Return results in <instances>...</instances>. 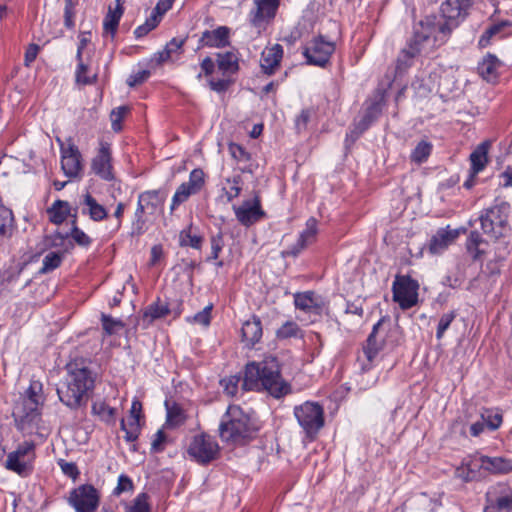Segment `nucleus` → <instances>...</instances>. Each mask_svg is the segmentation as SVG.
<instances>
[{"label":"nucleus","instance_id":"obj_1","mask_svg":"<svg viewBox=\"0 0 512 512\" xmlns=\"http://www.w3.org/2000/svg\"><path fill=\"white\" fill-rule=\"evenodd\" d=\"M473 0H445L440 7L441 16L429 15L415 27L414 35L397 60L398 69H406L412 59L420 54H429L444 45L452 31L463 20Z\"/></svg>","mask_w":512,"mask_h":512},{"label":"nucleus","instance_id":"obj_2","mask_svg":"<svg viewBox=\"0 0 512 512\" xmlns=\"http://www.w3.org/2000/svg\"><path fill=\"white\" fill-rule=\"evenodd\" d=\"M242 387L248 391H266L277 399L291 392V385L283 379L280 363L274 355H266L259 362L248 363Z\"/></svg>","mask_w":512,"mask_h":512},{"label":"nucleus","instance_id":"obj_3","mask_svg":"<svg viewBox=\"0 0 512 512\" xmlns=\"http://www.w3.org/2000/svg\"><path fill=\"white\" fill-rule=\"evenodd\" d=\"M67 375L57 389L60 401L72 410L86 406L94 389L95 374L83 360H75L66 365Z\"/></svg>","mask_w":512,"mask_h":512},{"label":"nucleus","instance_id":"obj_4","mask_svg":"<svg viewBox=\"0 0 512 512\" xmlns=\"http://www.w3.org/2000/svg\"><path fill=\"white\" fill-rule=\"evenodd\" d=\"M252 432L249 416L239 406L230 405L219 426L221 439L229 443H240L249 438Z\"/></svg>","mask_w":512,"mask_h":512},{"label":"nucleus","instance_id":"obj_5","mask_svg":"<svg viewBox=\"0 0 512 512\" xmlns=\"http://www.w3.org/2000/svg\"><path fill=\"white\" fill-rule=\"evenodd\" d=\"M167 194L164 190H147L138 195L137 207L132 223V233L141 235L145 231V215H155L162 212Z\"/></svg>","mask_w":512,"mask_h":512},{"label":"nucleus","instance_id":"obj_6","mask_svg":"<svg viewBox=\"0 0 512 512\" xmlns=\"http://www.w3.org/2000/svg\"><path fill=\"white\" fill-rule=\"evenodd\" d=\"M510 205L508 202L496 199L490 207L482 210L479 221L484 234L493 239L504 236L508 227Z\"/></svg>","mask_w":512,"mask_h":512},{"label":"nucleus","instance_id":"obj_7","mask_svg":"<svg viewBox=\"0 0 512 512\" xmlns=\"http://www.w3.org/2000/svg\"><path fill=\"white\" fill-rule=\"evenodd\" d=\"M294 416L309 438H314L324 426V409L316 402L306 401L294 407Z\"/></svg>","mask_w":512,"mask_h":512},{"label":"nucleus","instance_id":"obj_8","mask_svg":"<svg viewBox=\"0 0 512 512\" xmlns=\"http://www.w3.org/2000/svg\"><path fill=\"white\" fill-rule=\"evenodd\" d=\"M40 406L36 400L20 399L13 408V418L18 430L32 434L41 420Z\"/></svg>","mask_w":512,"mask_h":512},{"label":"nucleus","instance_id":"obj_9","mask_svg":"<svg viewBox=\"0 0 512 512\" xmlns=\"http://www.w3.org/2000/svg\"><path fill=\"white\" fill-rule=\"evenodd\" d=\"M419 283L409 275H397L392 284L393 301L402 310H408L418 303Z\"/></svg>","mask_w":512,"mask_h":512},{"label":"nucleus","instance_id":"obj_10","mask_svg":"<svg viewBox=\"0 0 512 512\" xmlns=\"http://www.w3.org/2000/svg\"><path fill=\"white\" fill-rule=\"evenodd\" d=\"M35 457V444L25 441L15 451L7 455L5 467L20 476H27L33 470Z\"/></svg>","mask_w":512,"mask_h":512},{"label":"nucleus","instance_id":"obj_11","mask_svg":"<svg viewBox=\"0 0 512 512\" xmlns=\"http://www.w3.org/2000/svg\"><path fill=\"white\" fill-rule=\"evenodd\" d=\"M483 512H512V486L504 482L491 485L485 493Z\"/></svg>","mask_w":512,"mask_h":512},{"label":"nucleus","instance_id":"obj_12","mask_svg":"<svg viewBox=\"0 0 512 512\" xmlns=\"http://www.w3.org/2000/svg\"><path fill=\"white\" fill-rule=\"evenodd\" d=\"M60 147L61 169L68 178H80L83 172V160L79 148L69 139L64 143L56 139Z\"/></svg>","mask_w":512,"mask_h":512},{"label":"nucleus","instance_id":"obj_13","mask_svg":"<svg viewBox=\"0 0 512 512\" xmlns=\"http://www.w3.org/2000/svg\"><path fill=\"white\" fill-rule=\"evenodd\" d=\"M187 452L197 463L207 464L217 457L219 445L210 435L200 434L192 438Z\"/></svg>","mask_w":512,"mask_h":512},{"label":"nucleus","instance_id":"obj_14","mask_svg":"<svg viewBox=\"0 0 512 512\" xmlns=\"http://www.w3.org/2000/svg\"><path fill=\"white\" fill-rule=\"evenodd\" d=\"M386 88L378 87L373 95L365 102V108L360 122L354 127V134H361L381 115L386 104Z\"/></svg>","mask_w":512,"mask_h":512},{"label":"nucleus","instance_id":"obj_15","mask_svg":"<svg viewBox=\"0 0 512 512\" xmlns=\"http://www.w3.org/2000/svg\"><path fill=\"white\" fill-rule=\"evenodd\" d=\"M99 493L89 484L73 489L69 496V504L76 512H95L99 506Z\"/></svg>","mask_w":512,"mask_h":512},{"label":"nucleus","instance_id":"obj_16","mask_svg":"<svg viewBox=\"0 0 512 512\" xmlns=\"http://www.w3.org/2000/svg\"><path fill=\"white\" fill-rule=\"evenodd\" d=\"M334 44L325 41L322 37L313 39L305 48L304 56L308 64L324 67L332 53L334 52Z\"/></svg>","mask_w":512,"mask_h":512},{"label":"nucleus","instance_id":"obj_17","mask_svg":"<svg viewBox=\"0 0 512 512\" xmlns=\"http://www.w3.org/2000/svg\"><path fill=\"white\" fill-rule=\"evenodd\" d=\"M484 473L483 455H472L462 460L454 475L463 482H472L481 480Z\"/></svg>","mask_w":512,"mask_h":512},{"label":"nucleus","instance_id":"obj_18","mask_svg":"<svg viewBox=\"0 0 512 512\" xmlns=\"http://www.w3.org/2000/svg\"><path fill=\"white\" fill-rule=\"evenodd\" d=\"M254 9L250 11V21L255 27L271 22L277 13L280 0H254Z\"/></svg>","mask_w":512,"mask_h":512},{"label":"nucleus","instance_id":"obj_19","mask_svg":"<svg viewBox=\"0 0 512 512\" xmlns=\"http://www.w3.org/2000/svg\"><path fill=\"white\" fill-rule=\"evenodd\" d=\"M233 210L237 220L244 226L254 224L264 214L257 196L253 200L244 201L240 206H233Z\"/></svg>","mask_w":512,"mask_h":512},{"label":"nucleus","instance_id":"obj_20","mask_svg":"<svg viewBox=\"0 0 512 512\" xmlns=\"http://www.w3.org/2000/svg\"><path fill=\"white\" fill-rule=\"evenodd\" d=\"M92 170L101 179L110 181L113 179L110 145L101 142L97 155L92 160Z\"/></svg>","mask_w":512,"mask_h":512},{"label":"nucleus","instance_id":"obj_21","mask_svg":"<svg viewBox=\"0 0 512 512\" xmlns=\"http://www.w3.org/2000/svg\"><path fill=\"white\" fill-rule=\"evenodd\" d=\"M459 236V230L457 229H449L440 228L437 232L432 236L429 242V252L431 254H441L443 253Z\"/></svg>","mask_w":512,"mask_h":512},{"label":"nucleus","instance_id":"obj_22","mask_svg":"<svg viewBox=\"0 0 512 512\" xmlns=\"http://www.w3.org/2000/svg\"><path fill=\"white\" fill-rule=\"evenodd\" d=\"M230 29L220 26L214 30H205L199 39V48H223L229 45Z\"/></svg>","mask_w":512,"mask_h":512},{"label":"nucleus","instance_id":"obj_23","mask_svg":"<svg viewBox=\"0 0 512 512\" xmlns=\"http://www.w3.org/2000/svg\"><path fill=\"white\" fill-rule=\"evenodd\" d=\"M283 57V47L280 44H274L263 50L260 59V66L263 73L272 75L279 67Z\"/></svg>","mask_w":512,"mask_h":512},{"label":"nucleus","instance_id":"obj_24","mask_svg":"<svg viewBox=\"0 0 512 512\" xmlns=\"http://www.w3.org/2000/svg\"><path fill=\"white\" fill-rule=\"evenodd\" d=\"M294 304L296 308L310 315H320L323 310L321 299L312 291L296 293Z\"/></svg>","mask_w":512,"mask_h":512},{"label":"nucleus","instance_id":"obj_25","mask_svg":"<svg viewBox=\"0 0 512 512\" xmlns=\"http://www.w3.org/2000/svg\"><path fill=\"white\" fill-rule=\"evenodd\" d=\"M81 213L95 222H100L108 216L106 208L90 194L86 193L80 201Z\"/></svg>","mask_w":512,"mask_h":512},{"label":"nucleus","instance_id":"obj_26","mask_svg":"<svg viewBox=\"0 0 512 512\" xmlns=\"http://www.w3.org/2000/svg\"><path fill=\"white\" fill-rule=\"evenodd\" d=\"M262 324L257 316H252L245 321L241 328L242 342L248 347H253L262 338Z\"/></svg>","mask_w":512,"mask_h":512},{"label":"nucleus","instance_id":"obj_27","mask_svg":"<svg viewBox=\"0 0 512 512\" xmlns=\"http://www.w3.org/2000/svg\"><path fill=\"white\" fill-rule=\"evenodd\" d=\"M382 324L383 319H380L373 325V329L363 348L365 356L370 361L378 354L384 345V333L381 332Z\"/></svg>","mask_w":512,"mask_h":512},{"label":"nucleus","instance_id":"obj_28","mask_svg":"<svg viewBox=\"0 0 512 512\" xmlns=\"http://www.w3.org/2000/svg\"><path fill=\"white\" fill-rule=\"evenodd\" d=\"M124 13L121 0H116L115 6H109L108 12L103 20V34L110 35L113 39L116 35L119 22Z\"/></svg>","mask_w":512,"mask_h":512},{"label":"nucleus","instance_id":"obj_29","mask_svg":"<svg viewBox=\"0 0 512 512\" xmlns=\"http://www.w3.org/2000/svg\"><path fill=\"white\" fill-rule=\"evenodd\" d=\"M500 60L493 54L488 53L482 61L478 63V74L487 82H494L498 79Z\"/></svg>","mask_w":512,"mask_h":512},{"label":"nucleus","instance_id":"obj_30","mask_svg":"<svg viewBox=\"0 0 512 512\" xmlns=\"http://www.w3.org/2000/svg\"><path fill=\"white\" fill-rule=\"evenodd\" d=\"M512 27V23L509 20H503L498 23L489 26L481 35L478 41L480 48H485L490 45L491 39L494 37L503 38L511 34L510 31H506Z\"/></svg>","mask_w":512,"mask_h":512},{"label":"nucleus","instance_id":"obj_31","mask_svg":"<svg viewBox=\"0 0 512 512\" xmlns=\"http://www.w3.org/2000/svg\"><path fill=\"white\" fill-rule=\"evenodd\" d=\"M487 242L483 239L478 231H471L466 239V252L473 261H482V257L486 253Z\"/></svg>","mask_w":512,"mask_h":512},{"label":"nucleus","instance_id":"obj_32","mask_svg":"<svg viewBox=\"0 0 512 512\" xmlns=\"http://www.w3.org/2000/svg\"><path fill=\"white\" fill-rule=\"evenodd\" d=\"M483 463L484 471L489 474L500 475L512 472V458L483 455Z\"/></svg>","mask_w":512,"mask_h":512},{"label":"nucleus","instance_id":"obj_33","mask_svg":"<svg viewBox=\"0 0 512 512\" xmlns=\"http://www.w3.org/2000/svg\"><path fill=\"white\" fill-rule=\"evenodd\" d=\"M317 223V220L313 217L307 220L305 229L301 232L297 243L291 248V255L296 256L315 240L318 232Z\"/></svg>","mask_w":512,"mask_h":512},{"label":"nucleus","instance_id":"obj_34","mask_svg":"<svg viewBox=\"0 0 512 512\" xmlns=\"http://www.w3.org/2000/svg\"><path fill=\"white\" fill-rule=\"evenodd\" d=\"M71 213L70 204L64 200H56L52 203V205L47 209V214L51 223L55 225H60Z\"/></svg>","mask_w":512,"mask_h":512},{"label":"nucleus","instance_id":"obj_35","mask_svg":"<svg viewBox=\"0 0 512 512\" xmlns=\"http://www.w3.org/2000/svg\"><path fill=\"white\" fill-rule=\"evenodd\" d=\"M217 67L223 76H230L239 69L238 57L234 52L227 51L217 54Z\"/></svg>","mask_w":512,"mask_h":512},{"label":"nucleus","instance_id":"obj_36","mask_svg":"<svg viewBox=\"0 0 512 512\" xmlns=\"http://www.w3.org/2000/svg\"><path fill=\"white\" fill-rule=\"evenodd\" d=\"M489 142L485 141L478 145L470 154L471 168L474 174H478L486 167L488 163Z\"/></svg>","mask_w":512,"mask_h":512},{"label":"nucleus","instance_id":"obj_37","mask_svg":"<svg viewBox=\"0 0 512 512\" xmlns=\"http://www.w3.org/2000/svg\"><path fill=\"white\" fill-rule=\"evenodd\" d=\"M169 307L166 303L161 301H156L144 310L143 312V321L147 323V325L151 324L154 320L160 319L168 315Z\"/></svg>","mask_w":512,"mask_h":512},{"label":"nucleus","instance_id":"obj_38","mask_svg":"<svg viewBox=\"0 0 512 512\" xmlns=\"http://www.w3.org/2000/svg\"><path fill=\"white\" fill-rule=\"evenodd\" d=\"M14 231V216L10 209L0 207V238L9 239Z\"/></svg>","mask_w":512,"mask_h":512},{"label":"nucleus","instance_id":"obj_39","mask_svg":"<svg viewBox=\"0 0 512 512\" xmlns=\"http://www.w3.org/2000/svg\"><path fill=\"white\" fill-rule=\"evenodd\" d=\"M92 413L107 424L115 423L116 409L110 407L105 401H95L92 404Z\"/></svg>","mask_w":512,"mask_h":512},{"label":"nucleus","instance_id":"obj_40","mask_svg":"<svg viewBox=\"0 0 512 512\" xmlns=\"http://www.w3.org/2000/svg\"><path fill=\"white\" fill-rule=\"evenodd\" d=\"M481 419L490 430L498 429L503 422L502 413L497 408L484 409L481 413Z\"/></svg>","mask_w":512,"mask_h":512},{"label":"nucleus","instance_id":"obj_41","mask_svg":"<svg viewBox=\"0 0 512 512\" xmlns=\"http://www.w3.org/2000/svg\"><path fill=\"white\" fill-rule=\"evenodd\" d=\"M63 258H64V253H62V252H56V251L48 252L42 260V267L40 269V273L47 274V273L55 270L56 268H58L61 265Z\"/></svg>","mask_w":512,"mask_h":512},{"label":"nucleus","instance_id":"obj_42","mask_svg":"<svg viewBox=\"0 0 512 512\" xmlns=\"http://www.w3.org/2000/svg\"><path fill=\"white\" fill-rule=\"evenodd\" d=\"M121 429L125 432V440L133 442L140 434V419L129 417L121 420Z\"/></svg>","mask_w":512,"mask_h":512},{"label":"nucleus","instance_id":"obj_43","mask_svg":"<svg viewBox=\"0 0 512 512\" xmlns=\"http://www.w3.org/2000/svg\"><path fill=\"white\" fill-rule=\"evenodd\" d=\"M197 194L196 191H194L192 188H189V186L186 183H182L174 193L172 197V202L170 205V210L173 212L179 205L186 202L190 196Z\"/></svg>","mask_w":512,"mask_h":512},{"label":"nucleus","instance_id":"obj_44","mask_svg":"<svg viewBox=\"0 0 512 512\" xmlns=\"http://www.w3.org/2000/svg\"><path fill=\"white\" fill-rule=\"evenodd\" d=\"M186 421V415L183 409L177 405L167 408L166 426L171 428L179 427Z\"/></svg>","mask_w":512,"mask_h":512},{"label":"nucleus","instance_id":"obj_45","mask_svg":"<svg viewBox=\"0 0 512 512\" xmlns=\"http://www.w3.org/2000/svg\"><path fill=\"white\" fill-rule=\"evenodd\" d=\"M432 152V144L427 141L419 142L411 153V161L421 164L427 160Z\"/></svg>","mask_w":512,"mask_h":512},{"label":"nucleus","instance_id":"obj_46","mask_svg":"<svg viewBox=\"0 0 512 512\" xmlns=\"http://www.w3.org/2000/svg\"><path fill=\"white\" fill-rule=\"evenodd\" d=\"M203 243V237L198 234L192 233V228L189 227L180 233V244L182 246H190L194 249H200Z\"/></svg>","mask_w":512,"mask_h":512},{"label":"nucleus","instance_id":"obj_47","mask_svg":"<svg viewBox=\"0 0 512 512\" xmlns=\"http://www.w3.org/2000/svg\"><path fill=\"white\" fill-rule=\"evenodd\" d=\"M102 327L107 335L117 334L124 328V323L121 320L114 319L108 315L102 314Z\"/></svg>","mask_w":512,"mask_h":512},{"label":"nucleus","instance_id":"obj_48","mask_svg":"<svg viewBox=\"0 0 512 512\" xmlns=\"http://www.w3.org/2000/svg\"><path fill=\"white\" fill-rule=\"evenodd\" d=\"M225 181L229 187H224L223 190H225L227 200L230 202L237 198L241 193V177L234 176L233 178H227Z\"/></svg>","mask_w":512,"mask_h":512},{"label":"nucleus","instance_id":"obj_49","mask_svg":"<svg viewBox=\"0 0 512 512\" xmlns=\"http://www.w3.org/2000/svg\"><path fill=\"white\" fill-rule=\"evenodd\" d=\"M278 338L302 337V331L295 322L288 321L277 330Z\"/></svg>","mask_w":512,"mask_h":512},{"label":"nucleus","instance_id":"obj_50","mask_svg":"<svg viewBox=\"0 0 512 512\" xmlns=\"http://www.w3.org/2000/svg\"><path fill=\"white\" fill-rule=\"evenodd\" d=\"M78 65L76 69V81L81 84H91L95 80V75L88 74V64L84 62L83 58L77 59Z\"/></svg>","mask_w":512,"mask_h":512},{"label":"nucleus","instance_id":"obj_51","mask_svg":"<svg viewBox=\"0 0 512 512\" xmlns=\"http://www.w3.org/2000/svg\"><path fill=\"white\" fill-rule=\"evenodd\" d=\"M205 175L202 169L196 168L190 172L189 179L185 182L189 188H192L197 193L201 191L205 184Z\"/></svg>","mask_w":512,"mask_h":512},{"label":"nucleus","instance_id":"obj_52","mask_svg":"<svg viewBox=\"0 0 512 512\" xmlns=\"http://www.w3.org/2000/svg\"><path fill=\"white\" fill-rule=\"evenodd\" d=\"M21 399L24 400H36L37 404L42 405L44 398L42 395V384L39 381H31L26 391V394Z\"/></svg>","mask_w":512,"mask_h":512},{"label":"nucleus","instance_id":"obj_53","mask_svg":"<svg viewBox=\"0 0 512 512\" xmlns=\"http://www.w3.org/2000/svg\"><path fill=\"white\" fill-rule=\"evenodd\" d=\"M315 112L312 108L303 109L295 118V129L297 133L307 130L308 124L314 116Z\"/></svg>","mask_w":512,"mask_h":512},{"label":"nucleus","instance_id":"obj_54","mask_svg":"<svg viewBox=\"0 0 512 512\" xmlns=\"http://www.w3.org/2000/svg\"><path fill=\"white\" fill-rule=\"evenodd\" d=\"M130 108L128 106H119L112 110L110 118L112 129L115 132H119L122 129L121 121L129 113Z\"/></svg>","mask_w":512,"mask_h":512},{"label":"nucleus","instance_id":"obj_55","mask_svg":"<svg viewBox=\"0 0 512 512\" xmlns=\"http://www.w3.org/2000/svg\"><path fill=\"white\" fill-rule=\"evenodd\" d=\"M71 238L74 242L81 247H89L92 243V239L80 228H78L73 221V227L70 232Z\"/></svg>","mask_w":512,"mask_h":512},{"label":"nucleus","instance_id":"obj_56","mask_svg":"<svg viewBox=\"0 0 512 512\" xmlns=\"http://www.w3.org/2000/svg\"><path fill=\"white\" fill-rule=\"evenodd\" d=\"M149 496L146 493H140L133 500L129 512H150Z\"/></svg>","mask_w":512,"mask_h":512},{"label":"nucleus","instance_id":"obj_57","mask_svg":"<svg viewBox=\"0 0 512 512\" xmlns=\"http://www.w3.org/2000/svg\"><path fill=\"white\" fill-rule=\"evenodd\" d=\"M159 24V19H156L155 16H149V18H147V20L145 21L144 24L142 25H139L135 30H134V35L136 38H142L144 37L145 35H147L151 30H153L154 28L157 27V25Z\"/></svg>","mask_w":512,"mask_h":512},{"label":"nucleus","instance_id":"obj_58","mask_svg":"<svg viewBox=\"0 0 512 512\" xmlns=\"http://www.w3.org/2000/svg\"><path fill=\"white\" fill-rule=\"evenodd\" d=\"M455 317H456V313L454 311L445 313L440 317V320H439L438 326H437V331H436L437 339L440 340L444 336V333L449 328L450 324L453 322Z\"/></svg>","mask_w":512,"mask_h":512},{"label":"nucleus","instance_id":"obj_59","mask_svg":"<svg viewBox=\"0 0 512 512\" xmlns=\"http://www.w3.org/2000/svg\"><path fill=\"white\" fill-rule=\"evenodd\" d=\"M212 309H213V305L212 304H209L207 305L203 310L199 311L198 313H196L191 321L194 322V323H197V324H200L204 327H208L210 325V322H211V312H212ZM188 321H190V319H188Z\"/></svg>","mask_w":512,"mask_h":512},{"label":"nucleus","instance_id":"obj_60","mask_svg":"<svg viewBox=\"0 0 512 512\" xmlns=\"http://www.w3.org/2000/svg\"><path fill=\"white\" fill-rule=\"evenodd\" d=\"M133 488L134 485L132 479L125 474H121L118 477L117 486L113 490V495L119 496L124 492L132 491Z\"/></svg>","mask_w":512,"mask_h":512},{"label":"nucleus","instance_id":"obj_61","mask_svg":"<svg viewBox=\"0 0 512 512\" xmlns=\"http://www.w3.org/2000/svg\"><path fill=\"white\" fill-rule=\"evenodd\" d=\"M151 73L149 70H139L135 73H132L127 79V84L129 87H135L142 83H144L149 77Z\"/></svg>","mask_w":512,"mask_h":512},{"label":"nucleus","instance_id":"obj_62","mask_svg":"<svg viewBox=\"0 0 512 512\" xmlns=\"http://www.w3.org/2000/svg\"><path fill=\"white\" fill-rule=\"evenodd\" d=\"M224 246L223 237L221 234L213 236L211 238V254L207 258V261L216 260L219 257L220 252Z\"/></svg>","mask_w":512,"mask_h":512},{"label":"nucleus","instance_id":"obj_63","mask_svg":"<svg viewBox=\"0 0 512 512\" xmlns=\"http://www.w3.org/2000/svg\"><path fill=\"white\" fill-rule=\"evenodd\" d=\"M185 43V39L182 38H173L171 39L166 46L164 47L168 53L171 55V58L179 56L182 53V47Z\"/></svg>","mask_w":512,"mask_h":512},{"label":"nucleus","instance_id":"obj_64","mask_svg":"<svg viewBox=\"0 0 512 512\" xmlns=\"http://www.w3.org/2000/svg\"><path fill=\"white\" fill-rule=\"evenodd\" d=\"M58 465L60 466V468H61L62 472H63L66 476H68V477H70V478H72V479H76V478L78 477V475H79V470H78V468H77V466H76V464H75V463H73V462H67V461H65V460H63V459H60V460L58 461Z\"/></svg>","mask_w":512,"mask_h":512}]
</instances>
